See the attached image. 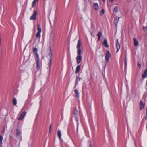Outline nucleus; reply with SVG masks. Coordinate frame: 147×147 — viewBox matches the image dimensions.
<instances>
[{
	"instance_id": "c9c22d12",
	"label": "nucleus",
	"mask_w": 147,
	"mask_h": 147,
	"mask_svg": "<svg viewBox=\"0 0 147 147\" xmlns=\"http://www.w3.org/2000/svg\"><path fill=\"white\" fill-rule=\"evenodd\" d=\"M138 66L140 68L141 67V65L139 63H138Z\"/></svg>"
},
{
	"instance_id": "f3484780",
	"label": "nucleus",
	"mask_w": 147,
	"mask_h": 147,
	"mask_svg": "<svg viewBox=\"0 0 147 147\" xmlns=\"http://www.w3.org/2000/svg\"><path fill=\"white\" fill-rule=\"evenodd\" d=\"M75 92L76 94V96L78 98H79V94L78 90L77 89H76L75 90Z\"/></svg>"
},
{
	"instance_id": "423d86ee",
	"label": "nucleus",
	"mask_w": 147,
	"mask_h": 147,
	"mask_svg": "<svg viewBox=\"0 0 147 147\" xmlns=\"http://www.w3.org/2000/svg\"><path fill=\"white\" fill-rule=\"evenodd\" d=\"M26 113V111L22 112L19 118L18 119V120H22L24 118V117Z\"/></svg>"
},
{
	"instance_id": "1a4fd4ad",
	"label": "nucleus",
	"mask_w": 147,
	"mask_h": 147,
	"mask_svg": "<svg viewBox=\"0 0 147 147\" xmlns=\"http://www.w3.org/2000/svg\"><path fill=\"white\" fill-rule=\"evenodd\" d=\"M116 48L117 49V51H116V53L118 52L119 50L120 49V45L119 43L118 42V39H117V43L116 44Z\"/></svg>"
},
{
	"instance_id": "4be33fe9",
	"label": "nucleus",
	"mask_w": 147,
	"mask_h": 147,
	"mask_svg": "<svg viewBox=\"0 0 147 147\" xmlns=\"http://www.w3.org/2000/svg\"><path fill=\"white\" fill-rule=\"evenodd\" d=\"M3 140V137L2 136L0 135V146L2 147V141Z\"/></svg>"
},
{
	"instance_id": "473e14b6",
	"label": "nucleus",
	"mask_w": 147,
	"mask_h": 147,
	"mask_svg": "<svg viewBox=\"0 0 147 147\" xmlns=\"http://www.w3.org/2000/svg\"><path fill=\"white\" fill-rule=\"evenodd\" d=\"M104 13H105L104 10L103 9H102L101 11V15L102 14H102H104Z\"/></svg>"
},
{
	"instance_id": "9d476101",
	"label": "nucleus",
	"mask_w": 147,
	"mask_h": 147,
	"mask_svg": "<svg viewBox=\"0 0 147 147\" xmlns=\"http://www.w3.org/2000/svg\"><path fill=\"white\" fill-rule=\"evenodd\" d=\"M120 18L115 17L114 21V23L116 26H117V24Z\"/></svg>"
},
{
	"instance_id": "72a5a7b5",
	"label": "nucleus",
	"mask_w": 147,
	"mask_h": 147,
	"mask_svg": "<svg viewBox=\"0 0 147 147\" xmlns=\"http://www.w3.org/2000/svg\"><path fill=\"white\" fill-rule=\"evenodd\" d=\"M51 127H52V125L51 124L50 125V129H49V132H51Z\"/></svg>"
},
{
	"instance_id": "4468645a",
	"label": "nucleus",
	"mask_w": 147,
	"mask_h": 147,
	"mask_svg": "<svg viewBox=\"0 0 147 147\" xmlns=\"http://www.w3.org/2000/svg\"><path fill=\"white\" fill-rule=\"evenodd\" d=\"M80 67L81 66L80 65H78L77 66L75 71L76 74H77L79 72Z\"/></svg>"
},
{
	"instance_id": "9b49d317",
	"label": "nucleus",
	"mask_w": 147,
	"mask_h": 147,
	"mask_svg": "<svg viewBox=\"0 0 147 147\" xmlns=\"http://www.w3.org/2000/svg\"><path fill=\"white\" fill-rule=\"evenodd\" d=\"M145 106V104L143 103L142 101H140V109L142 110L144 108Z\"/></svg>"
},
{
	"instance_id": "0eeeda50",
	"label": "nucleus",
	"mask_w": 147,
	"mask_h": 147,
	"mask_svg": "<svg viewBox=\"0 0 147 147\" xmlns=\"http://www.w3.org/2000/svg\"><path fill=\"white\" fill-rule=\"evenodd\" d=\"M76 59L77 64H79L81 61L82 57L81 55H77Z\"/></svg>"
},
{
	"instance_id": "4c0bfd02",
	"label": "nucleus",
	"mask_w": 147,
	"mask_h": 147,
	"mask_svg": "<svg viewBox=\"0 0 147 147\" xmlns=\"http://www.w3.org/2000/svg\"><path fill=\"white\" fill-rule=\"evenodd\" d=\"M4 131H5V129H4V128H3V130L2 131V132L3 133V132H4Z\"/></svg>"
},
{
	"instance_id": "f03ea898",
	"label": "nucleus",
	"mask_w": 147,
	"mask_h": 147,
	"mask_svg": "<svg viewBox=\"0 0 147 147\" xmlns=\"http://www.w3.org/2000/svg\"><path fill=\"white\" fill-rule=\"evenodd\" d=\"M37 30L38 32L36 35V38H40V33L41 32V29L39 27V24H37Z\"/></svg>"
},
{
	"instance_id": "f704fd0d",
	"label": "nucleus",
	"mask_w": 147,
	"mask_h": 147,
	"mask_svg": "<svg viewBox=\"0 0 147 147\" xmlns=\"http://www.w3.org/2000/svg\"><path fill=\"white\" fill-rule=\"evenodd\" d=\"M109 0V1L110 3H112L113 2L114 0Z\"/></svg>"
},
{
	"instance_id": "dca6fc26",
	"label": "nucleus",
	"mask_w": 147,
	"mask_h": 147,
	"mask_svg": "<svg viewBox=\"0 0 147 147\" xmlns=\"http://www.w3.org/2000/svg\"><path fill=\"white\" fill-rule=\"evenodd\" d=\"M143 78H146L147 77V69L145 71L144 74L142 75Z\"/></svg>"
},
{
	"instance_id": "f8f14e48",
	"label": "nucleus",
	"mask_w": 147,
	"mask_h": 147,
	"mask_svg": "<svg viewBox=\"0 0 147 147\" xmlns=\"http://www.w3.org/2000/svg\"><path fill=\"white\" fill-rule=\"evenodd\" d=\"M82 79V78H81L78 77V76L77 77H76L75 87H76V85L78 84V82L79 81H80Z\"/></svg>"
},
{
	"instance_id": "c85d7f7f",
	"label": "nucleus",
	"mask_w": 147,
	"mask_h": 147,
	"mask_svg": "<svg viewBox=\"0 0 147 147\" xmlns=\"http://www.w3.org/2000/svg\"><path fill=\"white\" fill-rule=\"evenodd\" d=\"M13 105H16L17 104L16 100L15 98H14L13 99Z\"/></svg>"
},
{
	"instance_id": "aec40b11",
	"label": "nucleus",
	"mask_w": 147,
	"mask_h": 147,
	"mask_svg": "<svg viewBox=\"0 0 147 147\" xmlns=\"http://www.w3.org/2000/svg\"><path fill=\"white\" fill-rule=\"evenodd\" d=\"M36 65H37L36 68H37V69H40L41 67H40V62L39 61V62H36Z\"/></svg>"
},
{
	"instance_id": "5701e85b",
	"label": "nucleus",
	"mask_w": 147,
	"mask_h": 147,
	"mask_svg": "<svg viewBox=\"0 0 147 147\" xmlns=\"http://www.w3.org/2000/svg\"><path fill=\"white\" fill-rule=\"evenodd\" d=\"M37 51H38V49L37 48H34L33 49V53H34L35 54V55L38 54L37 53Z\"/></svg>"
},
{
	"instance_id": "7c9ffc66",
	"label": "nucleus",
	"mask_w": 147,
	"mask_h": 147,
	"mask_svg": "<svg viewBox=\"0 0 147 147\" xmlns=\"http://www.w3.org/2000/svg\"><path fill=\"white\" fill-rule=\"evenodd\" d=\"M51 59H49V63H48V66L50 67L51 65Z\"/></svg>"
},
{
	"instance_id": "39448f33",
	"label": "nucleus",
	"mask_w": 147,
	"mask_h": 147,
	"mask_svg": "<svg viewBox=\"0 0 147 147\" xmlns=\"http://www.w3.org/2000/svg\"><path fill=\"white\" fill-rule=\"evenodd\" d=\"M111 57V55L109 51H107L105 56V59L106 61L108 62L109 61V58Z\"/></svg>"
},
{
	"instance_id": "f257e3e1",
	"label": "nucleus",
	"mask_w": 147,
	"mask_h": 147,
	"mask_svg": "<svg viewBox=\"0 0 147 147\" xmlns=\"http://www.w3.org/2000/svg\"><path fill=\"white\" fill-rule=\"evenodd\" d=\"M74 114L75 115V117H76V119L77 122V132L78 131V127L79 125V123L78 122V117H79V112L77 110L76 108H75L74 109V111H73Z\"/></svg>"
},
{
	"instance_id": "a19ab883",
	"label": "nucleus",
	"mask_w": 147,
	"mask_h": 147,
	"mask_svg": "<svg viewBox=\"0 0 147 147\" xmlns=\"http://www.w3.org/2000/svg\"><path fill=\"white\" fill-rule=\"evenodd\" d=\"M91 35H92V33H91Z\"/></svg>"
},
{
	"instance_id": "79ce46f5",
	"label": "nucleus",
	"mask_w": 147,
	"mask_h": 147,
	"mask_svg": "<svg viewBox=\"0 0 147 147\" xmlns=\"http://www.w3.org/2000/svg\"><path fill=\"white\" fill-rule=\"evenodd\" d=\"M146 95L147 96V93H146Z\"/></svg>"
},
{
	"instance_id": "ddd939ff",
	"label": "nucleus",
	"mask_w": 147,
	"mask_h": 147,
	"mask_svg": "<svg viewBox=\"0 0 147 147\" xmlns=\"http://www.w3.org/2000/svg\"><path fill=\"white\" fill-rule=\"evenodd\" d=\"M103 44L104 46L106 47H109V46L108 44L107 40L106 39H105L104 40V41L103 42Z\"/></svg>"
},
{
	"instance_id": "20e7f679",
	"label": "nucleus",
	"mask_w": 147,
	"mask_h": 147,
	"mask_svg": "<svg viewBox=\"0 0 147 147\" xmlns=\"http://www.w3.org/2000/svg\"><path fill=\"white\" fill-rule=\"evenodd\" d=\"M21 132L20 130L18 129H17L16 130V137H17L18 136H20V141L22 140V138L21 136Z\"/></svg>"
},
{
	"instance_id": "2eb2a0df",
	"label": "nucleus",
	"mask_w": 147,
	"mask_h": 147,
	"mask_svg": "<svg viewBox=\"0 0 147 147\" xmlns=\"http://www.w3.org/2000/svg\"><path fill=\"white\" fill-rule=\"evenodd\" d=\"M102 34L101 32H98L97 34V36H98V41L100 40L101 37L102 36Z\"/></svg>"
},
{
	"instance_id": "a211bd4d",
	"label": "nucleus",
	"mask_w": 147,
	"mask_h": 147,
	"mask_svg": "<svg viewBox=\"0 0 147 147\" xmlns=\"http://www.w3.org/2000/svg\"><path fill=\"white\" fill-rule=\"evenodd\" d=\"M81 45V43L80 42V40H79L78 41V43L77 47V49H80Z\"/></svg>"
},
{
	"instance_id": "bb28decb",
	"label": "nucleus",
	"mask_w": 147,
	"mask_h": 147,
	"mask_svg": "<svg viewBox=\"0 0 147 147\" xmlns=\"http://www.w3.org/2000/svg\"><path fill=\"white\" fill-rule=\"evenodd\" d=\"M35 55L36 56V57L35 58V60L36 61V62H39V56L38 54L37 55Z\"/></svg>"
},
{
	"instance_id": "cd10ccee",
	"label": "nucleus",
	"mask_w": 147,
	"mask_h": 147,
	"mask_svg": "<svg viewBox=\"0 0 147 147\" xmlns=\"http://www.w3.org/2000/svg\"><path fill=\"white\" fill-rule=\"evenodd\" d=\"M77 53L78 55H80L81 53V50L80 49H78Z\"/></svg>"
},
{
	"instance_id": "7ed1b4c3",
	"label": "nucleus",
	"mask_w": 147,
	"mask_h": 147,
	"mask_svg": "<svg viewBox=\"0 0 147 147\" xmlns=\"http://www.w3.org/2000/svg\"><path fill=\"white\" fill-rule=\"evenodd\" d=\"M37 12L36 11H34L33 14L30 17V19L32 20H35L37 18L36 16Z\"/></svg>"
},
{
	"instance_id": "ea45409f",
	"label": "nucleus",
	"mask_w": 147,
	"mask_h": 147,
	"mask_svg": "<svg viewBox=\"0 0 147 147\" xmlns=\"http://www.w3.org/2000/svg\"><path fill=\"white\" fill-rule=\"evenodd\" d=\"M103 2H105V0H102Z\"/></svg>"
},
{
	"instance_id": "6ab92c4d",
	"label": "nucleus",
	"mask_w": 147,
	"mask_h": 147,
	"mask_svg": "<svg viewBox=\"0 0 147 147\" xmlns=\"http://www.w3.org/2000/svg\"><path fill=\"white\" fill-rule=\"evenodd\" d=\"M57 135L60 140L61 139V134L60 130H59L57 132Z\"/></svg>"
},
{
	"instance_id": "2f4dec72",
	"label": "nucleus",
	"mask_w": 147,
	"mask_h": 147,
	"mask_svg": "<svg viewBox=\"0 0 147 147\" xmlns=\"http://www.w3.org/2000/svg\"><path fill=\"white\" fill-rule=\"evenodd\" d=\"M143 29L144 31L146 30H147V27L144 26L143 27Z\"/></svg>"
},
{
	"instance_id": "58836bf2",
	"label": "nucleus",
	"mask_w": 147,
	"mask_h": 147,
	"mask_svg": "<svg viewBox=\"0 0 147 147\" xmlns=\"http://www.w3.org/2000/svg\"><path fill=\"white\" fill-rule=\"evenodd\" d=\"M146 82V86H147V81Z\"/></svg>"
},
{
	"instance_id": "412c9836",
	"label": "nucleus",
	"mask_w": 147,
	"mask_h": 147,
	"mask_svg": "<svg viewBox=\"0 0 147 147\" xmlns=\"http://www.w3.org/2000/svg\"><path fill=\"white\" fill-rule=\"evenodd\" d=\"M133 40L134 43V45L136 46H137L138 45V42L137 40L135 38H134Z\"/></svg>"
},
{
	"instance_id": "c756f323",
	"label": "nucleus",
	"mask_w": 147,
	"mask_h": 147,
	"mask_svg": "<svg viewBox=\"0 0 147 147\" xmlns=\"http://www.w3.org/2000/svg\"><path fill=\"white\" fill-rule=\"evenodd\" d=\"M124 62H125V68H126L127 66V57H126L125 60H124Z\"/></svg>"
},
{
	"instance_id": "a878e982",
	"label": "nucleus",
	"mask_w": 147,
	"mask_h": 147,
	"mask_svg": "<svg viewBox=\"0 0 147 147\" xmlns=\"http://www.w3.org/2000/svg\"><path fill=\"white\" fill-rule=\"evenodd\" d=\"M52 55V50L51 49H50L49 51V57L50 59H51V56Z\"/></svg>"
},
{
	"instance_id": "393cba45",
	"label": "nucleus",
	"mask_w": 147,
	"mask_h": 147,
	"mask_svg": "<svg viewBox=\"0 0 147 147\" xmlns=\"http://www.w3.org/2000/svg\"><path fill=\"white\" fill-rule=\"evenodd\" d=\"M118 7L117 6H115L113 12H115V13L118 12Z\"/></svg>"
},
{
	"instance_id": "b1692460",
	"label": "nucleus",
	"mask_w": 147,
	"mask_h": 147,
	"mask_svg": "<svg viewBox=\"0 0 147 147\" xmlns=\"http://www.w3.org/2000/svg\"><path fill=\"white\" fill-rule=\"evenodd\" d=\"M38 0H34L33 1L32 4V7H33L35 6L36 5V1H38Z\"/></svg>"
},
{
	"instance_id": "e433bc0d",
	"label": "nucleus",
	"mask_w": 147,
	"mask_h": 147,
	"mask_svg": "<svg viewBox=\"0 0 147 147\" xmlns=\"http://www.w3.org/2000/svg\"><path fill=\"white\" fill-rule=\"evenodd\" d=\"M89 147H92V146L91 144L90 145Z\"/></svg>"
},
{
	"instance_id": "6e6552de",
	"label": "nucleus",
	"mask_w": 147,
	"mask_h": 147,
	"mask_svg": "<svg viewBox=\"0 0 147 147\" xmlns=\"http://www.w3.org/2000/svg\"><path fill=\"white\" fill-rule=\"evenodd\" d=\"M93 7L94 10L96 11L98 10L99 9L98 5V3H94Z\"/></svg>"
}]
</instances>
